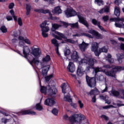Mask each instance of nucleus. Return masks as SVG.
I'll return each mask as SVG.
<instances>
[{
    "label": "nucleus",
    "instance_id": "ddd939ff",
    "mask_svg": "<svg viewBox=\"0 0 124 124\" xmlns=\"http://www.w3.org/2000/svg\"><path fill=\"white\" fill-rule=\"evenodd\" d=\"M44 104L47 106H54V105L56 104V102L53 98H47L45 101Z\"/></svg>",
    "mask_w": 124,
    "mask_h": 124
},
{
    "label": "nucleus",
    "instance_id": "ea45409f",
    "mask_svg": "<svg viewBox=\"0 0 124 124\" xmlns=\"http://www.w3.org/2000/svg\"><path fill=\"white\" fill-rule=\"evenodd\" d=\"M98 27L99 29H100L101 31H105V32H106L107 31L104 29V28L100 25V22L98 21Z\"/></svg>",
    "mask_w": 124,
    "mask_h": 124
},
{
    "label": "nucleus",
    "instance_id": "dca6fc26",
    "mask_svg": "<svg viewBox=\"0 0 124 124\" xmlns=\"http://www.w3.org/2000/svg\"><path fill=\"white\" fill-rule=\"evenodd\" d=\"M35 12H38V13H43V14H47V13L49 14V17H50L51 19H53V17H52V14L50 12V10H44V9H35L34 10Z\"/></svg>",
    "mask_w": 124,
    "mask_h": 124
},
{
    "label": "nucleus",
    "instance_id": "69168bd1",
    "mask_svg": "<svg viewBox=\"0 0 124 124\" xmlns=\"http://www.w3.org/2000/svg\"><path fill=\"white\" fill-rule=\"evenodd\" d=\"M71 106L73 108H77V104L75 103H71Z\"/></svg>",
    "mask_w": 124,
    "mask_h": 124
},
{
    "label": "nucleus",
    "instance_id": "4be33fe9",
    "mask_svg": "<svg viewBox=\"0 0 124 124\" xmlns=\"http://www.w3.org/2000/svg\"><path fill=\"white\" fill-rule=\"evenodd\" d=\"M61 88H62V93H64V94L65 93H66V90H69V89H70V88H69V85H68V84L67 83H62L61 85Z\"/></svg>",
    "mask_w": 124,
    "mask_h": 124
},
{
    "label": "nucleus",
    "instance_id": "2eb2a0df",
    "mask_svg": "<svg viewBox=\"0 0 124 124\" xmlns=\"http://www.w3.org/2000/svg\"><path fill=\"white\" fill-rule=\"evenodd\" d=\"M51 43L54 44V46H55V51L56 54L60 57L61 56V54H60V52H59V43H58V41L57 39L54 38L51 40Z\"/></svg>",
    "mask_w": 124,
    "mask_h": 124
},
{
    "label": "nucleus",
    "instance_id": "bb28decb",
    "mask_svg": "<svg viewBox=\"0 0 124 124\" xmlns=\"http://www.w3.org/2000/svg\"><path fill=\"white\" fill-rule=\"evenodd\" d=\"M71 58L72 60H73V61H74L75 62H77L79 58L78 57V53H77V51H74L73 54L71 55Z\"/></svg>",
    "mask_w": 124,
    "mask_h": 124
},
{
    "label": "nucleus",
    "instance_id": "393cba45",
    "mask_svg": "<svg viewBox=\"0 0 124 124\" xmlns=\"http://www.w3.org/2000/svg\"><path fill=\"white\" fill-rule=\"evenodd\" d=\"M95 62H97V61H96L94 58H91L88 59L87 64L90 66L93 67Z\"/></svg>",
    "mask_w": 124,
    "mask_h": 124
},
{
    "label": "nucleus",
    "instance_id": "a211bd4d",
    "mask_svg": "<svg viewBox=\"0 0 124 124\" xmlns=\"http://www.w3.org/2000/svg\"><path fill=\"white\" fill-rule=\"evenodd\" d=\"M67 69L69 72L73 73V72L75 71V65H74L73 62H70L68 66L67 67Z\"/></svg>",
    "mask_w": 124,
    "mask_h": 124
},
{
    "label": "nucleus",
    "instance_id": "c03bdc74",
    "mask_svg": "<svg viewBox=\"0 0 124 124\" xmlns=\"http://www.w3.org/2000/svg\"><path fill=\"white\" fill-rule=\"evenodd\" d=\"M49 31H42V35L43 37H48V33L46 32H48Z\"/></svg>",
    "mask_w": 124,
    "mask_h": 124
},
{
    "label": "nucleus",
    "instance_id": "e433bc0d",
    "mask_svg": "<svg viewBox=\"0 0 124 124\" xmlns=\"http://www.w3.org/2000/svg\"><path fill=\"white\" fill-rule=\"evenodd\" d=\"M36 109L37 110V111H41L43 110V107L40 105V103H38L36 105Z\"/></svg>",
    "mask_w": 124,
    "mask_h": 124
},
{
    "label": "nucleus",
    "instance_id": "4d7b16f0",
    "mask_svg": "<svg viewBox=\"0 0 124 124\" xmlns=\"http://www.w3.org/2000/svg\"><path fill=\"white\" fill-rule=\"evenodd\" d=\"M24 45H25V43H24V42H22V41L19 42V46L20 47H23V48H24V47H26V46H24Z\"/></svg>",
    "mask_w": 124,
    "mask_h": 124
},
{
    "label": "nucleus",
    "instance_id": "bf43d9fd",
    "mask_svg": "<svg viewBox=\"0 0 124 124\" xmlns=\"http://www.w3.org/2000/svg\"><path fill=\"white\" fill-rule=\"evenodd\" d=\"M17 39L19 40H21L22 41H25V39H26L24 38V37H23L22 36H18Z\"/></svg>",
    "mask_w": 124,
    "mask_h": 124
},
{
    "label": "nucleus",
    "instance_id": "0e129e2a",
    "mask_svg": "<svg viewBox=\"0 0 124 124\" xmlns=\"http://www.w3.org/2000/svg\"><path fill=\"white\" fill-rule=\"evenodd\" d=\"M121 2H122V0H115L114 1V3L117 5H119Z\"/></svg>",
    "mask_w": 124,
    "mask_h": 124
},
{
    "label": "nucleus",
    "instance_id": "79ce46f5",
    "mask_svg": "<svg viewBox=\"0 0 124 124\" xmlns=\"http://www.w3.org/2000/svg\"><path fill=\"white\" fill-rule=\"evenodd\" d=\"M78 104L79 106V108L80 109H82L83 108V107H84V104H83V103H82V101L78 100Z\"/></svg>",
    "mask_w": 124,
    "mask_h": 124
},
{
    "label": "nucleus",
    "instance_id": "423d86ee",
    "mask_svg": "<svg viewBox=\"0 0 124 124\" xmlns=\"http://www.w3.org/2000/svg\"><path fill=\"white\" fill-rule=\"evenodd\" d=\"M49 68L50 65H43V64H42V74L44 77H45L46 82H49L50 79L53 78V74L47 76V73H48Z\"/></svg>",
    "mask_w": 124,
    "mask_h": 124
},
{
    "label": "nucleus",
    "instance_id": "9b49d317",
    "mask_svg": "<svg viewBox=\"0 0 124 124\" xmlns=\"http://www.w3.org/2000/svg\"><path fill=\"white\" fill-rule=\"evenodd\" d=\"M103 67L104 68H112L113 72H118L119 71H122V70H124V66L122 67L120 66H113L112 65L106 64L104 65Z\"/></svg>",
    "mask_w": 124,
    "mask_h": 124
},
{
    "label": "nucleus",
    "instance_id": "72a5a7b5",
    "mask_svg": "<svg viewBox=\"0 0 124 124\" xmlns=\"http://www.w3.org/2000/svg\"><path fill=\"white\" fill-rule=\"evenodd\" d=\"M51 60V57L49 55H47L46 57H45L44 58H43V62H49Z\"/></svg>",
    "mask_w": 124,
    "mask_h": 124
},
{
    "label": "nucleus",
    "instance_id": "a18cd8bd",
    "mask_svg": "<svg viewBox=\"0 0 124 124\" xmlns=\"http://www.w3.org/2000/svg\"><path fill=\"white\" fill-rule=\"evenodd\" d=\"M18 24L19 26L21 27V26H23V21H22V19L21 17H19L17 20Z\"/></svg>",
    "mask_w": 124,
    "mask_h": 124
},
{
    "label": "nucleus",
    "instance_id": "603ef678",
    "mask_svg": "<svg viewBox=\"0 0 124 124\" xmlns=\"http://www.w3.org/2000/svg\"><path fill=\"white\" fill-rule=\"evenodd\" d=\"M103 9L104 12H106L107 13H109L110 12V9L109 8V7H106L103 8Z\"/></svg>",
    "mask_w": 124,
    "mask_h": 124
},
{
    "label": "nucleus",
    "instance_id": "2f4dec72",
    "mask_svg": "<svg viewBox=\"0 0 124 124\" xmlns=\"http://www.w3.org/2000/svg\"><path fill=\"white\" fill-rule=\"evenodd\" d=\"M112 56L110 54H108V56L106 57V60L109 62V63H112V62H114V60L112 58Z\"/></svg>",
    "mask_w": 124,
    "mask_h": 124
},
{
    "label": "nucleus",
    "instance_id": "37998d69",
    "mask_svg": "<svg viewBox=\"0 0 124 124\" xmlns=\"http://www.w3.org/2000/svg\"><path fill=\"white\" fill-rule=\"evenodd\" d=\"M95 3H97L98 5H102L103 4V1L101 0H95Z\"/></svg>",
    "mask_w": 124,
    "mask_h": 124
},
{
    "label": "nucleus",
    "instance_id": "7ed1b4c3",
    "mask_svg": "<svg viewBox=\"0 0 124 124\" xmlns=\"http://www.w3.org/2000/svg\"><path fill=\"white\" fill-rule=\"evenodd\" d=\"M40 85L41 87L40 92L42 93H44L46 94L47 93L48 95L50 96H55L58 93V90L56 88L51 89L50 85H48L46 87L45 86H41V83L40 82Z\"/></svg>",
    "mask_w": 124,
    "mask_h": 124
},
{
    "label": "nucleus",
    "instance_id": "8fccbe9b",
    "mask_svg": "<svg viewBox=\"0 0 124 124\" xmlns=\"http://www.w3.org/2000/svg\"><path fill=\"white\" fill-rule=\"evenodd\" d=\"M108 92V87H107V84H106L105 88L101 91V93H107Z\"/></svg>",
    "mask_w": 124,
    "mask_h": 124
},
{
    "label": "nucleus",
    "instance_id": "4468645a",
    "mask_svg": "<svg viewBox=\"0 0 124 124\" xmlns=\"http://www.w3.org/2000/svg\"><path fill=\"white\" fill-rule=\"evenodd\" d=\"M89 33L92 34L93 36H95L97 39H100L102 38V36L101 34H99L98 32L96 31L95 30L91 29L88 31Z\"/></svg>",
    "mask_w": 124,
    "mask_h": 124
},
{
    "label": "nucleus",
    "instance_id": "338daca9",
    "mask_svg": "<svg viewBox=\"0 0 124 124\" xmlns=\"http://www.w3.org/2000/svg\"><path fill=\"white\" fill-rule=\"evenodd\" d=\"M62 24H63V26H64V27H65L66 28H67V27H68V26H70L69 25V23H68L63 22Z\"/></svg>",
    "mask_w": 124,
    "mask_h": 124
},
{
    "label": "nucleus",
    "instance_id": "b1692460",
    "mask_svg": "<svg viewBox=\"0 0 124 124\" xmlns=\"http://www.w3.org/2000/svg\"><path fill=\"white\" fill-rule=\"evenodd\" d=\"M100 92L98 91V89L96 88H95L93 90H92L89 93V94L92 96V95H93V96H95L96 95H98L99 94Z\"/></svg>",
    "mask_w": 124,
    "mask_h": 124
},
{
    "label": "nucleus",
    "instance_id": "f03ea898",
    "mask_svg": "<svg viewBox=\"0 0 124 124\" xmlns=\"http://www.w3.org/2000/svg\"><path fill=\"white\" fill-rule=\"evenodd\" d=\"M114 14L117 17L111 18L109 19V21L112 22H115V26L116 28H119L120 29H124V24L123 22H124V18H120V8L117 6L115 7L114 8Z\"/></svg>",
    "mask_w": 124,
    "mask_h": 124
},
{
    "label": "nucleus",
    "instance_id": "13d9d810",
    "mask_svg": "<svg viewBox=\"0 0 124 124\" xmlns=\"http://www.w3.org/2000/svg\"><path fill=\"white\" fill-rule=\"evenodd\" d=\"M15 6V4H14V3H10L9 5V9H12V8H13V7H14Z\"/></svg>",
    "mask_w": 124,
    "mask_h": 124
},
{
    "label": "nucleus",
    "instance_id": "c85d7f7f",
    "mask_svg": "<svg viewBox=\"0 0 124 124\" xmlns=\"http://www.w3.org/2000/svg\"><path fill=\"white\" fill-rule=\"evenodd\" d=\"M31 4H26L27 16H29V15H30V14L31 13Z\"/></svg>",
    "mask_w": 124,
    "mask_h": 124
},
{
    "label": "nucleus",
    "instance_id": "f704fd0d",
    "mask_svg": "<svg viewBox=\"0 0 124 124\" xmlns=\"http://www.w3.org/2000/svg\"><path fill=\"white\" fill-rule=\"evenodd\" d=\"M0 31H1L3 33H6V32H7V28H6L5 26L2 25L0 28Z\"/></svg>",
    "mask_w": 124,
    "mask_h": 124
},
{
    "label": "nucleus",
    "instance_id": "49530a36",
    "mask_svg": "<svg viewBox=\"0 0 124 124\" xmlns=\"http://www.w3.org/2000/svg\"><path fill=\"white\" fill-rule=\"evenodd\" d=\"M65 41H66V42H69V43H71L72 44H74V43H75V41L71 39H66Z\"/></svg>",
    "mask_w": 124,
    "mask_h": 124
},
{
    "label": "nucleus",
    "instance_id": "aec40b11",
    "mask_svg": "<svg viewBox=\"0 0 124 124\" xmlns=\"http://www.w3.org/2000/svg\"><path fill=\"white\" fill-rule=\"evenodd\" d=\"M88 46H89V44L86 43L84 41L81 44L79 45V47L81 52H85L86 49L88 48Z\"/></svg>",
    "mask_w": 124,
    "mask_h": 124
},
{
    "label": "nucleus",
    "instance_id": "6e6d98bb",
    "mask_svg": "<svg viewBox=\"0 0 124 124\" xmlns=\"http://www.w3.org/2000/svg\"><path fill=\"white\" fill-rule=\"evenodd\" d=\"M18 42V38H15L13 39H12V43L14 44L15 43H17Z\"/></svg>",
    "mask_w": 124,
    "mask_h": 124
},
{
    "label": "nucleus",
    "instance_id": "09e8293b",
    "mask_svg": "<svg viewBox=\"0 0 124 124\" xmlns=\"http://www.w3.org/2000/svg\"><path fill=\"white\" fill-rule=\"evenodd\" d=\"M92 23L95 26H98V21H97L95 19H92Z\"/></svg>",
    "mask_w": 124,
    "mask_h": 124
},
{
    "label": "nucleus",
    "instance_id": "20e7f679",
    "mask_svg": "<svg viewBox=\"0 0 124 124\" xmlns=\"http://www.w3.org/2000/svg\"><path fill=\"white\" fill-rule=\"evenodd\" d=\"M60 27H61V25L58 24L52 23L51 31H54L56 34H57L60 37L57 35H55V34H54V33H52V36H53V37H55V38H57V39H58V40H62V38H64L65 39H66L67 37L66 36H65V35H64V34L59 31H56V30H58L59 28H60Z\"/></svg>",
    "mask_w": 124,
    "mask_h": 124
},
{
    "label": "nucleus",
    "instance_id": "412c9836",
    "mask_svg": "<svg viewBox=\"0 0 124 124\" xmlns=\"http://www.w3.org/2000/svg\"><path fill=\"white\" fill-rule=\"evenodd\" d=\"M40 53L41 51L39 48H34L32 49L31 54L34 56L35 58H36V57H38V56H40Z\"/></svg>",
    "mask_w": 124,
    "mask_h": 124
},
{
    "label": "nucleus",
    "instance_id": "5701e85b",
    "mask_svg": "<svg viewBox=\"0 0 124 124\" xmlns=\"http://www.w3.org/2000/svg\"><path fill=\"white\" fill-rule=\"evenodd\" d=\"M73 36L79 37V36H86V37H89V38H93V36L92 35L87 33H78L75 34H73Z\"/></svg>",
    "mask_w": 124,
    "mask_h": 124
},
{
    "label": "nucleus",
    "instance_id": "9d476101",
    "mask_svg": "<svg viewBox=\"0 0 124 124\" xmlns=\"http://www.w3.org/2000/svg\"><path fill=\"white\" fill-rule=\"evenodd\" d=\"M23 48V54L24 56L23 55V54H22V53H21V51L18 50H15V51H16V53H17V54H19V55L21 56V57H24L25 59H27L28 56L30 55V53H31V50L28 46H24Z\"/></svg>",
    "mask_w": 124,
    "mask_h": 124
},
{
    "label": "nucleus",
    "instance_id": "4c0bfd02",
    "mask_svg": "<svg viewBox=\"0 0 124 124\" xmlns=\"http://www.w3.org/2000/svg\"><path fill=\"white\" fill-rule=\"evenodd\" d=\"M69 25L71 27V28H76V29H78V28H79V24H78V22L73 24L70 23Z\"/></svg>",
    "mask_w": 124,
    "mask_h": 124
},
{
    "label": "nucleus",
    "instance_id": "1a4fd4ad",
    "mask_svg": "<svg viewBox=\"0 0 124 124\" xmlns=\"http://www.w3.org/2000/svg\"><path fill=\"white\" fill-rule=\"evenodd\" d=\"M86 79L88 86H89L90 88H94V87H95L96 85L95 78H91L86 75Z\"/></svg>",
    "mask_w": 124,
    "mask_h": 124
},
{
    "label": "nucleus",
    "instance_id": "a19ab883",
    "mask_svg": "<svg viewBox=\"0 0 124 124\" xmlns=\"http://www.w3.org/2000/svg\"><path fill=\"white\" fill-rule=\"evenodd\" d=\"M52 113L55 116H58V114H59V112L58 111V109L56 108H53L52 110Z\"/></svg>",
    "mask_w": 124,
    "mask_h": 124
},
{
    "label": "nucleus",
    "instance_id": "6ab92c4d",
    "mask_svg": "<svg viewBox=\"0 0 124 124\" xmlns=\"http://www.w3.org/2000/svg\"><path fill=\"white\" fill-rule=\"evenodd\" d=\"M40 28L42 30V31H49L50 29L49 28V27L47 26V21H45L43 22L41 25H40Z\"/></svg>",
    "mask_w": 124,
    "mask_h": 124
},
{
    "label": "nucleus",
    "instance_id": "f8f14e48",
    "mask_svg": "<svg viewBox=\"0 0 124 124\" xmlns=\"http://www.w3.org/2000/svg\"><path fill=\"white\" fill-rule=\"evenodd\" d=\"M121 50L124 51V44H121L120 45ZM117 60L120 63L123 62V59H124V54L123 53L116 54Z\"/></svg>",
    "mask_w": 124,
    "mask_h": 124
},
{
    "label": "nucleus",
    "instance_id": "f257e3e1",
    "mask_svg": "<svg viewBox=\"0 0 124 124\" xmlns=\"http://www.w3.org/2000/svg\"><path fill=\"white\" fill-rule=\"evenodd\" d=\"M65 14L67 18L74 17V16H76V15H77L79 20L78 22H79L81 24H82V25L85 26V27H86L87 29H89V23H88V21H87V20H86V18L82 16V15L80 14H77V13H76V12L74 10L71 9H67L65 11Z\"/></svg>",
    "mask_w": 124,
    "mask_h": 124
},
{
    "label": "nucleus",
    "instance_id": "e2e57ef3",
    "mask_svg": "<svg viewBox=\"0 0 124 124\" xmlns=\"http://www.w3.org/2000/svg\"><path fill=\"white\" fill-rule=\"evenodd\" d=\"M101 118L104 119L106 121H108V120H109V118L108 116H106V115H104L101 116Z\"/></svg>",
    "mask_w": 124,
    "mask_h": 124
},
{
    "label": "nucleus",
    "instance_id": "de8ad7c7",
    "mask_svg": "<svg viewBox=\"0 0 124 124\" xmlns=\"http://www.w3.org/2000/svg\"><path fill=\"white\" fill-rule=\"evenodd\" d=\"M102 19L103 20V21L104 22H107V21H108V20H109V16H104L102 17Z\"/></svg>",
    "mask_w": 124,
    "mask_h": 124
},
{
    "label": "nucleus",
    "instance_id": "c9c22d12",
    "mask_svg": "<svg viewBox=\"0 0 124 124\" xmlns=\"http://www.w3.org/2000/svg\"><path fill=\"white\" fill-rule=\"evenodd\" d=\"M88 59H82L81 61H79V65H82L83 63H86V64H88Z\"/></svg>",
    "mask_w": 124,
    "mask_h": 124
},
{
    "label": "nucleus",
    "instance_id": "39448f33",
    "mask_svg": "<svg viewBox=\"0 0 124 124\" xmlns=\"http://www.w3.org/2000/svg\"><path fill=\"white\" fill-rule=\"evenodd\" d=\"M91 51L93 52L96 57H99L100 53L103 52L107 53L108 50L105 46H103L98 50V44L96 42H93L92 44Z\"/></svg>",
    "mask_w": 124,
    "mask_h": 124
},
{
    "label": "nucleus",
    "instance_id": "052dcab7",
    "mask_svg": "<svg viewBox=\"0 0 124 124\" xmlns=\"http://www.w3.org/2000/svg\"><path fill=\"white\" fill-rule=\"evenodd\" d=\"M1 122L4 124H7V122H8V119L5 118H2Z\"/></svg>",
    "mask_w": 124,
    "mask_h": 124
},
{
    "label": "nucleus",
    "instance_id": "680f3d73",
    "mask_svg": "<svg viewBox=\"0 0 124 124\" xmlns=\"http://www.w3.org/2000/svg\"><path fill=\"white\" fill-rule=\"evenodd\" d=\"M6 19L7 21H12L13 20V18L11 16H8L6 17Z\"/></svg>",
    "mask_w": 124,
    "mask_h": 124
},
{
    "label": "nucleus",
    "instance_id": "774afa93",
    "mask_svg": "<svg viewBox=\"0 0 124 124\" xmlns=\"http://www.w3.org/2000/svg\"><path fill=\"white\" fill-rule=\"evenodd\" d=\"M92 101L93 103H94L95 102V101H96V98L95 97V95L93 96V97L92 98Z\"/></svg>",
    "mask_w": 124,
    "mask_h": 124
},
{
    "label": "nucleus",
    "instance_id": "f3484780",
    "mask_svg": "<svg viewBox=\"0 0 124 124\" xmlns=\"http://www.w3.org/2000/svg\"><path fill=\"white\" fill-rule=\"evenodd\" d=\"M18 115H36V112L33 111L25 110L18 112Z\"/></svg>",
    "mask_w": 124,
    "mask_h": 124
},
{
    "label": "nucleus",
    "instance_id": "58836bf2",
    "mask_svg": "<svg viewBox=\"0 0 124 124\" xmlns=\"http://www.w3.org/2000/svg\"><path fill=\"white\" fill-rule=\"evenodd\" d=\"M20 35V32H17V31H14L13 34V36L15 37V38H18Z\"/></svg>",
    "mask_w": 124,
    "mask_h": 124
},
{
    "label": "nucleus",
    "instance_id": "0eeeda50",
    "mask_svg": "<svg viewBox=\"0 0 124 124\" xmlns=\"http://www.w3.org/2000/svg\"><path fill=\"white\" fill-rule=\"evenodd\" d=\"M94 67H92L90 65L86 67V68L85 70H83L82 68L81 67V66H78V67L77 70V74L78 77H81V76H83V75L84 74V73L85 72L86 73H89L90 72L91 69H94Z\"/></svg>",
    "mask_w": 124,
    "mask_h": 124
},
{
    "label": "nucleus",
    "instance_id": "7c9ffc66",
    "mask_svg": "<svg viewBox=\"0 0 124 124\" xmlns=\"http://www.w3.org/2000/svg\"><path fill=\"white\" fill-rule=\"evenodd\" d=\"M53 11L54 13H55L56 14H61V13H62V9H61L60 6L55 7Z\"/></svg>",
    "mask_w": 124,
    "mask_h": 124
},
{
    "label": "nucleus",
    "instance_id": "864d4df0",
    "mask_svg": "<svg viewBox=\"0 0 124 124\" xmlns=\"http://www.w3.org/2000/svg\"><path fill=\"white\" fill-rule=\"evenodd\" d=\"M114 106L112 105L106 106L103 107V109H109V108H113Z\"/></svg>",
    "mask_w": 124,
    "mask_h": 124
},
{
    "label": "nucleus",
    "instance_id": "3c124183",
    "mask_svg": "<svg viewBox=\"0 0 124 124\" xmlns=\"http://www.w3.org/2000/svg\"><path fill=\"white\" fill-rule=\"evenodd\" d=\"M70 54V50L68 49L64 50V55L65 56V57H66V56H68V55H69Z\"/></svg>",
    "mask_w": 124,
    "mask_h": 124
},
{
    "label": "nucleus",
    "instance_id": "5fc2aeb1",
    "mask_svg": "<svg viewBox=\"0 0 124 124\" xmlns=\"http://www.w3.org/2000/svg\"><path fill=\"white\" fill-rule=\"evenodd\" d=\"M24 42L28 45H31V41L28 38H25V39L24 40Z\"/></svg>",
    "mask_w": 124,
    "mask_h": 124
},
{
    "label": "nucleus",
    "instance_id": "c756f323",
    "mask_svg": "<svg viewBox=\"0 0 124 124\" xmlns=\"http://www.w3.org/2000/svg\"><path fill=\"white\" fill-rule=\"evenodd\" d=\"M117 72H114L113 71V69H112L111 71H107L105 72L106 75L107 76H110V77H114V73H116Z\"/></svg>",
    "mask_w": 124,
    "mask_h": 124
},
{
    "label": "nucleus",
    "instance_id": "a878e982",
    "mask_svg": "<svg viewBox=\"0 0 124 124\" xmlns=\"http://www.w3.org/2000/svg\"><path fill=\"white\" fill-rule=\"evenodd\" d=\"M108 93H109L110 95H111V96H115V97H118V96L120 95V92L113 90V88L111 91L108 92Z\"/></svg>",
    "mask_w": 124,
    "mask_h": 124
},
{
    "label": "nucleus",
    "instance_id": "473e14b6",
    "mask_svg": "<svg viewBox=\"0 0 124 124\" xmlns=\"http://www.w3.org/2000/svg\"><path fill=\"white\" fill-rule=\"evenodd\" d=\"M64 101H67L68 102H72V99L70 98V95L69 94L64 96Z\"/></svg>",
    "mask_w": 124,
    "mask_h": 124
},
{
    "label": "nucleus",
    "instance_id": "cd10ccee",
    "mask_svg": "<svg viewBox=\"0 0 124 124\" xmlns=\"http://www.w3.org/2000/svg\"><path fill=\"white\" fill-rule=\"evenodd\" d=\"M30 63L33 67V65H32V63H34L35 65L36 66H37V65H38V63H39V60H38V58H33V60L31 61L30 62Z\"/></svg>",
    "mask_w": 124,
    "mask_h": 124
},
{
    "label": "nucleus",
    "instance_id": "6e6552de",
    "mask_svg": "<svg viewBox=\"0 0 124 124\" xmlns=\"http://www.w3.org/2000/svg\"><path fill=\"white\" fill-rule=\"evenodd\" d=\"M102 71V68L101 67L99 68V67H95L94 68V72H95V79L97 81H99L100 82H102L104 81V77L100 73H98V72H100Z\"/></svg>",
    "mask_w": 124,
    "mask_h": 124
}]
</instances>
